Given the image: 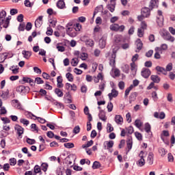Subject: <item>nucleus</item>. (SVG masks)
Here are the masks:
<instances>
[{
    "label": "nucleus",
    "instance_id": "f257e3e1",
    "mask_svg": "<svg viewBox=\"0 0 175 175\" xmlns=\"http://www.w3.org/2000/svg\"><path fill=\"white\" fill-rule=\"evenodd\" d=\"M109 29L111 31H114L115 32H124L125 26L124 25L120 26L119 24L114 23L110 25Z\"/></svg>",
    "mask_w": 175,
    "mask_h": 175
},
{
    "label": "nucleus",
    "instance_id": "f03ea898",
    "mask_svg": "<svg viewBox=\"0 0 175 175\" xmlns=\"http://www.w3.org/2000/svg\"><path fill=\"white\" fill-rule=\"evenodd\" d=\"M66 27H67L66 32L68 35H69V36H70L71 38H76V36H77V31L75 29V28L69 27H72V24L68 23Z\"/></svg>",
    "mask_w": 175,
    "mask_h": 175
},
{
    "label": "nucleus",
    "instance_id": "7ed1b4c3",
    "mask_svg": "<svg viewBox=\"0 0 175 175\" xmlns=\"http://www.w3.org/2000/svg\"><path fill=\"white\" fill-rule=\"evenodd\" d=\"M139 157L140 159L136 162V165L139 167H142V166L146 165V160H144V152L143 150L139 152Z\"/></svg>",
    "mask_w": 175,
    "mask_h": 175
},
{
    "label": "nucleus",
    "instance_id": "20e7f679",
    "mask_svg": "<svg viewBox=\"0 0 175 175\" xmlns=\"http://www.w3.org/2000/svg\"><path fill=\"white\" fill-rule=\"evenodd\" d=\"M151 11L149 7H144L141 10V13L146 18H148L151 16Z\"/></svg>",
    "mask_w": 175,
    "mask_h": 175
},
{
    "label": "nucleus",
    "instance_id": "39448f33",
    "mask_svg": "<svg viewBox=\"0 0 175 175\" xmlns=\"http://www.w3.org/2000/svg\"><path fill=\"white\" fill-rule=\"evenodd\" d=\"M162 37L163 38L164 40L172 42V43H173V42H174V40H175L174 37L172 36L170 33H169L168 31H165L163 33Z\"/></svg>",
    "mask_w": 175,
    "mask_h": 175
},
{
    "label": "nucleus",
    "instance_id": "423d86ee",
    "mask_svg": "<svg viewBox=\"0 0 175 175\" xmlns=\"http://www.w3.org/2000/svg\"><path fill=\"white\" fill-rule=\"evenodd\" d=\"M81 41L84 42L85 43L86 46H89V47H92L94 46V40L87 38V36H84L81 38Z\"/></svg>",
    "mask_w": 175,
    "mask_h": 175
},
{
    "label": "nucleus",
    "instance_id": "0eeeda50",
    "mask_svg": "<svg viewBox=\"0 0 175 175\" xmlns=\"http://www.w3.org/2000/svg\"><path fill=\"white\" fill-rule=\"evenodd\" d=\"M159 7V0H150L149 3V8L150 10H154V9H158Z\"/></svg>",
    "mask_w": 175,
    "mask_h": 175
},
{
    "label": "nucleus",
    "instance_id": "6e6552de",
    "mask_svg": "<svg viewBox=\"0 0 175 175\" xmlns=\"http://www.w3.org/2000/svg\"><path fill=\"white\" fill-rule=\"evenodd\" d=\"M16 92H20V94H27V92H29V87L19 85L16 88Z\"/></svg>",
    "mask_w": 175,
    "mask_h": 175
},
{
    "label": "nucleus",
    "instance_id": "1a4fd4ad",
    "mask_svg": "<svg viewBox=\"0 0 175 175\" xmlns=\"http://www.w3.org/2000/svg\"><path fill=\"white\" fill-rule=\"evenodd\" d=\"M141 75L144 79H148L151 75V70L149 68H144L141 72Z\"/></svg>",
    "mask_w": 175,
    "mask_h": 175
},
{
    "label": "nucleus",
    "instance_id": "9d476101",
    "mask_svg": "<svg viewBox=\"0 0 175 175\" xmlns=\"http://www.w3.org/2000/svg\"><path fill=\"white\" fill-rule=\"evenodd\" d=\"M15 131H16V133L19 137L22 138L21 135L24 133V128L20 126L19 124H16L14 126Z\"/></svg>",
    "mask_w": 175,
    "mask_h": 175
},
{
    "label": "nucleus",
    "instance_id": "9b49d317",
    "mask_svg": "<svg viewBox=\"0 0 175 175\" xmlns=\"http://www.w3.org/2000/svg\"><path fill=\"white\" fill-rule=\"evenodd\" d=\"M117 96H118V91L116 89H112L111 93L108 94L109 100H113V98H117Z\"/></svg>",
    "mask_w": 175,
    "mask_h": 175
},
{
    "label": "nucleus",
    "instance_id": "f8f14e48",
    "mask_svg": "<svg viewBox=\"0 0 175 175\" xmlns=\"http://www.w3.org/2000/svg\"><path fill=\"white\" fill-rule=\"evenodd\" d=\"M43 24V16H40L38 19L35 21L36 28H40Z\"/></svg>",
    "mask_w": 175,
    "mask_h": 175
},
{
    "label": "nucleus",
    "instance_id": "ddd939ff",
    "mask_svg": "<svg viewBox=\"0 0 175 175\" xmlns=\"http://www.w3.org/2000/svg\"><path fill=\"white\" fill-rule=\"evenodd\" d=\"M5 18H6V11L2 10L0 12V25L3 26Z\"/></svg>",
    "mask_w": 175,
    "mask_h": 175
},
{
    "label": "nucleus",
    "instance_id": "4468645a",
    "mask_svg": "<svg viewBox=\"0 0 175 175\" xmlns=\"http://www.w3.org/2000/svg\"><path fill=\"white\" fill-rule=\"evenodd\" d=\"M22 55L25 59H29L32 55V51H22Z\"/></svg>",
    "mask_w": 175,
    "mask_h": 175
},
{
    "label": "nucleus",
    "instance_id": "2eb2a0df",
    "mask_svg": "<svg viewBox=\"0 0 175 175\" xmlns=\"http://www.w3.org/2000/svg\"><path fill=\"white\" fill-rule=\"evenodd\" d=\"M110 74L113 77H120V70L118 68H112Z\"/></svg>",
    "mask_w": 175,
    "mask_h": 175
},
{
    "label": "nucleus",
    "instance_id": "dca6fc26",
    "mask_svg": "<svg viewBox=\"0 0 175 175\" xmlns=\"http://www.w3.org/2000/svg\"><path fill=\"white\" fill-rule=\"evenodd\" d=\"M13 55L10 56L9 53H4L2 55H0V64H2V62H5V60L7 58H12Z\"/></svg>",
    "mask_w": 175,
    "mask_h": 175
},
{
    "label": "nucleus",
    "instance_id": "f3484780",
    "mask_svg": "<svg viewBox=\"0 0 175 175\" xmlns=\"http://www.w3.org/2000/svg\"><path fill=\"white\" fill-rule=\"evenodd\" d=\"M98 118L101 121H104V122H106V120H107V118H106V113H105V111L100 109L98 113Z\"/></svg>",
    "mask_w": 175,
    "mask_h": 175
},
{
    "label": "nucleus",
    "instance_id": "a211bd4d",
    "mask_svg": "<svg viewBox=\"0 0 175 175\" xmlns=\"http://www.w3.org/2000/svg\"><path fill=\"white\" fill-rule=\"evenodd\" d=\"M136 46H137V50L135 51L136 53H139L142 49H143V42H142V40L140 38H138L136 40Z\"/></svg>",
    "mask_w": 175,
    "mask_h": 175
},
{
    "label": "nucleus",
    "instance_id": "6ab92c4d",
    "mask_svg": "<svg viewBox=\"0 0 175 175\" xmlns=\"http://www.w3.org/2000/svg\"><path fill=\"white\" fill-rule=\"evenodd\" d=\"M113 146H114V141H109V142H105L104 143L105 150H109L110 148H112Z\"/></svg>",
    "mask_w": 175,
    "mask_h": 175
},
{
    "label": "nucleus",
    "instance_id": "aec40b11",
    "mask_svg": "<svg viewBox=\"0 0 175 175\" xmlns=\"http://www.w3.org/2000/svg\"><path fill=\"white\" fill-rule=\"evenodd\" d=\"M147 162H148V165L154 164V153L149 152L148 159H147Z\"/></svg>",
    "mask_w": 175,
    "mask_h": 175
},
{
    "label": "nucleus",
    "instance_id": "412c9836",
    "mask_svg": "<svg viewBox=\"0 0 175 175\" xmlns=\"http://www.w3.org/2000/svg\"><path fill=\"white\" fill-rule=\"evenodd\" d=\"M98 44L100 49H105L106 47V38L102 37L98 41Z\"/></svg>",
    "mask_w": 175,
    "mask_h": 175
},
{
    "label": "nucleus",
    "instance_id": "4be33fe9",
    "mask_svg": "<svg viewBox=\"0 0 175 175\" xmlns=\"http://www.w3.org/2000/svg\"><path fill=\"white\" fill-rule=\"evenodd\" d=\"M83 111L85 116H88V121H92V116L90 113V109L87 106L85 107Z\"/></svg>",
    "mask_w": 175,
    "mask_h": 175
},
{
    "label": "nucleus",
    "instance_id": "5701e85b",
    "mask_svg": "<svg viewBox=\"0 0 175 175\" xmlns=\"http://www.w3.org/2000/svg\"><path fill=\"white\" fill-rule=\"evenodd\" d=\"M133 144V142L132 141V137H129L126 142V147L128 148V152H129L130 150H132V146Z\"/></svg>",
    "mask_w": 175,
    "mask_h": 175
},
{
    "label": "nucleus",
    "instance_id": "b1692460",
    "mask_svg": "<svg viewBox=\"0 0 175 175\" xmlns=\"http://www.w3.org/2000/svg\"><path fill=\"white\" fill-rule=\"evenodd\" d=\"M123 121H124V119L122 118V116H121V115H116L115 116V122H116V124H118L119 125H122Z\"/></svg>",
    "mask_w": 175,
    "mask_h": 175
},
{
    "label": "nucleus",
    "instance_id": "393cba45",
    "mask_svg": "<svg viewBox=\"0 0 175 175\" xmlns=\"http://www.w3.org/2000/svg\"><path fill=\"white\" fill-rule=\"evenodd\" d=\"M64 172H65V168H64L62 165L58 166L56 169L57 175H64Z\"/></svg>",
    "mask_w": 175,
    "mask_h": 175
},
{
    "label": "nucleus",
    "instance_id": "a878e982",
    "mask_svg": "<svg viewBox=\"0 0 175 175\" xmlns=\"http://www.w3.org/2000/svg\"><path fill=\"white\" fill-rule=\"evenodd\" d=\"M62 76H59L57 78V88H62L64 87V83H62Z\"/></svg>",
    "mask_w": 175,
    "mask_h": 175
},
{
    "label": "nucleus",
    "instance_id": "bb28decb",
    "mask_svg": "<svg viewBox=\"0 0 175 175\" xmlns=\"http://www.w3.org/2000/svg\"><path fill=\"white\" fill-rule=\"evenodd\" d=\"M116 55H111V57L109 59V65L112 66V68H116Z\"/></svg>",
    "mask_w": 175,
    "mask_h": 175
},
{
    "label": "nucleus",
    "instance_id": "cd10ccee",
    "mask_svg": "<svg viewBox=\"0 0 175 175\" xmlns=\"http://www.w3.org/2000/svg\"><path fill=\"white\" fill-rule=\"evenodd\" d=\"M12 19V16H9L7 17L4 23L3 24V28H8L9 27V24H10V20Z\"/></svg>",
    "mask_w": 175,
    "mask_h": 175
},
{
    "label": "nucleus",
    "instance_id": "c85d7f7f",
    "mask_svg": "<svg viewBox=\"0 0 175 175\" xmlns=\"http://www.w3.org/2000/svg\"><path fill=\"white\" fill-rule=\"evenodd\" d=\"M57 7L58 8V9H65V1H64V0H59L57 2Z\"/></svg>",
    "mask_w": 175,
    "mask_h": 175
},
{
    "label": "nucleus",
    "instance_id": "c756f323",
    "mask_svg": "<svg viewBox=\"0 0 175 175\" xmlns=\"http://www.w3.org/2000/svg\"><path fill=\"white\" fill-rule=\"evenodd\" d=\"M50 25L49 27L52 28H55V26L57 25V18H53L49 20Z\"/></svg>",
    "mask_w": 175,
    "mask_h": 175
},
{
    "label": "nucleus",
    "instance_id": "7c9ffc66",
    "mask_svg": "<svg viewBox=\"0 0 175 175\" xmlns=\"http://www.w3.org/2000/svg\"><path fill=\"white\" fill-rule=\"evenodd\" d=\"M12 105L16 109H21V104L18 102V100H12Z\"/></svg>",
    "mask_w": 175,
    "mask_h": 175
},
{
    "label": "nucleus",
    "instance_id": "2f4dec72",
    "mask_svg": "<svg viewBox=\"0 0 175 175\" xmlns=\"http://www.w3.org/2000/svg\"><path fill=\"white\" fill-rule=\"evenodd\" d=\"M156 70L157 72H160L161 73H163V75H167V72H166V69L159 66H156Z\"/></svg>",
    "mask_w": 175,
    "mask_h": 175
},
{
    "label": "nucleus",
    "instance_id": "473e14b6",
    "mask_svg": "<svg viewBox=\"0 0 175 175\" xmlns=\"http://www.w3.org/2000/svg\"><path fill=\"white\" fill-rule=\"evenodd\" d=\"M150 79L153 83H156L157 84L161 81V78L158 75H151Z\"/></svg>",
    "mask_w": 175,
    "mask_h": 175
},
{
    "label": "nucleus",
    "instance_id": "72a5a7b5",
    "mask_svg": "<svg viewBox=\"0 0 175 175\" xmlns=\"http://www.w3.org/2000/svg\"><path fill=\"white\" fill-rule=\"evenodd\" d=\"M55 94L59 97V98H62L64 96V92L61 91L59 88H55Z\"/></svg>",
    "mask_w": 175,
    "mask_h": 175
},
{
    "label": "nucleus",
    "instance_id": "f704fd0d",
    "mask_svg": "<svg viewBox=\"0 0 175 175\" xmlns=\"http://www.w3.org/2000/svg\"><path fill=\"white\" fill-rule=\"evenodd\" d=\"M136 96H137V92H133L130 94V96H129L130 103H132V102H134V100H135Z\"/></svg>",
    "mask_w": 175,
    "mask_h": 175
},
{
    "label": "nucleus",
    "instance_id": "c9c22d12",
    "mask_svg": "<svg viewBox=\"0 0 175 175\" xmlns=\"http://www.w3.org/2000/svg\"><path fill=\"white\" fill-rule=\"evenodd\" d=\"M159 153L160 154L161 157H165V155L167 154V151H166V150H165L163 148H159Z\"/></svg>",
    "mask_w": 175,
    "mask_h": 175
},
{
    "label": "nucleus",
    "instance_id": "e433bc0d",
    "mask_svg": "<svg viewBox=\"0 0 175 175\" xmlns=\"http://www.w3.org/2000/svg\"><path fill=\"white\" fill-rule=\"evenodd\" d=\"M142 125H143V122H142L141 120L137 119L135 121V126H136V128L140 129L142 128Z\"/></svg>",
    "mask_w": 175,
    "mask_h": 175
},
{
    "label": "nucleus",
    "instance_id": "4c0bfd02",
    "mask_svg": "<svg viewBox=\"0 0 175 175\" xmlns=\"http://www.w3.org/2000/svg\"><path fill=\"white\" fill-rule=\"evenodd\" d=\"M145 131L146 133H151V125L149 123L145 124Z\"/></svg>",
    "mask_w": 175,
    "mask_h": 175
},
{
    "label": "nucleus",
    "instance_id": "58836bf2",
    "mask_svg": "<svg viewBox=\"0 0 175 175\" xmlns=\"http://www.w3.org/2000/svg\"><path fill=\"white\" fill-rule=\"evenodd\" d=\"M108 10L111 13H113V12L116 10V3H111L108 5Z\"/></svg>",
    "mask_w": 175,
    "mask_h": 175
},
{
    "label": "nucleus",
    "instance_id": "ea45409f",
    "mask_svg": "<svg viewBox=\"0 0 175 175\" xmlns=\"http://www.w3.org/2000/svg\"><path fill=\"white\" fill-rule=\"evenodd\" d=\"M92 144H94V141H92V140L88 142L86 144L82 145V148H88V147H91V146H92Z\"/></svg>",
    "mask_w": 175,
    "mask_h": 175
},
{
    "label": "nucleus",
    "instance_id": "a19ab883",
    "mask_svg": "<svg viewBox=\"0 0 175 175\" xmlns=\"http://www.w3.org/2000/svg\"><path fill=\"white\" fill-rule=\"evenodd\" d=\"M79 58H81V59H82V61H85V59H87V58H88V54H87L85 53H80Z\"/></svg>",
    "mask_w": 175,
    "mask_h": 175
},
{
    "label": "nucleus",
    "instance_id": "79ce46f5",
    "mask_svg": "<svg viewBox=\"0 0 175 175\" xmlns=\"http://www.w3.org/2000/svg\"><path fill=\"white\" fill-rule=\"evenodd\" d=\"M115 42L116 43L120 44H122V42H124V41H122V38L120 36H117L115 38Z\"/></svg>",
    "mask_w": 175,
    "mask_h": 175
},
{
    "label": "nucleus",
    "instance_id": "37998d69",
    "mask_svg": "<svg viewBox=\"0 0 175 175\" xmlns=\"http://www.w3.org/2000/svg\"><path fill=\"white\" fill-rule=\"evenodd\" d=\"M20 122L21 124H23V125H25V126H28L29 125V120L24 118L20 119Z\"/></svg>",
    "mask_w": 175,
    "mask_h": 175
},
{
    "label": "nucleus",
    "instance_id": "c03bdc74",
    "mask_svg": "<svg viewBox=\"0 0 175 175\" xmlns=\"http://www.w3.org/2000/svg\"><path fill=\"white\" fill-rule=\"evenodd\" d=\"M130 65H131V70L132 72H136V70H137V69L136 68H137V66H136V63L131 62Z\"/></svg>",
    "mask_w": 175,
    "mask_h": 175
},
{
    "label": "nucleus",
    "instance_id": "a18cd8bd",
    "mask_svg": "<svg viewBox=\"0 0 175 175\" xmlns=\"http://www.w3.org/2000/svg\"><path fill=\"white\" fill-rule=\"evenodd\" d=\"M64 146L66 148H73L75 147V144L68 142V143H65Z\"/></svg>",
    "mask_w": 175,
    "mask_h": 175
},
{
    "label": "nucleus",
    "instance_id": "49530a36",
    "mask_svg": "<svg viewBox=\"0 0 175 175\" xmlns=\"http://www.w3.org/2000/svg\"><path fill=\"white\" fill-rule=\"evenodd\" d=\"M144 35V30L142 28H139L137 30V36L139 38H143Z\"/></svg>",
    "mask_w": 175,
    "mask_h": 175
},
{
    "label": "nucleus",
    "instance_id": "de8ad7c7",
    "mask_svg": "<svg viewBox=\"0 0 175 175\" xmlns=\"http://www.w3.org/2000/svg\"><path fill=\"white\" fill-rule=\"evenodd\" d=\"M66 77L68 80V81H73V75L70 72H68L66 74Z\"/></svg>",
    "mask_w": 175,
    "mask_h": 175
},
{
    "label": "nucleus",
    "instance_id": "09e8293b",
    "mask_svg": "<svg viewBox=\"0 0 175 175\" xmlns=\"http://www.w3.org/2000/svg\"><path fill=\"white\" fill-rule=\"evenodd\" d=\"M100 167V163L94 161L92 165V169H99Z\"/></svg>",
    "mask_w": 175,
    "mask_h": 175
},
{
    "label": "nucleus",
    "instance_id": "8fccbe9b",
    "mask_svg": "<svg viewBox=\"0 0 175 175\" xmlns=\"http://www.w3.org/2000/svg\"><path fill=\"white\" fill-rule=\"evenodd\" d=\"M78 64H79V59L73 58L71 60V65H72V66H77Z\"/></svg>",
    "mask_w": 175,
    "mask_h": 175
},
{
    "label": "nucleus",
    "instance_id": "3c124183",
    "mask_svg": "<svg viewBox=\"0 0 175 175\" xmlns=\"http://www.w3.org/2000/svg\"><path fill=\"white\" fill-rule=\"evenodd\" d=\"M22 152L23 154H27V157H32V154L28 152V148L24 147L22 148Z\"/></svg>",
    "mask_w": 175,
    "mask_h": 175
},
{
    "label": "nucleus",
    "instance_id": "603ef678",
    "mask_svg": "<svg viewBox=\"0 0 175 175\" xmlns=\"http://www.w3.org/2000/svg\"><path fill=\"white\" fill-rule=\"evenodd\" d=\"M48 167H49V164H47V163H43L41 165V170H42L43 172H47Z\"/></svg>",
    "mask_w": 175,
    "mask_h": 175
},
{
    "label": "nucleus",
    "instance_id": "864d4df0",
    "mask_svg": "<svg viewBox=\"0 0 175 175\" xmlns=\"http://www.w3.org/2000/svg\"><path fill=\"white\" fill-rule=\"evenodd\" d=\"M107 109L109 113H111V111H113V103L112 102L108 103Z\"/></svg>",
    "mask_w": 175,
    "mask_h": 175
},
{
    "label": "nucleus",
    "instance_id": "5fc2aeb1",
    "mask_svg": "<svg viewBox=\"0 0 175 175\" xmlns=\"http://www.w3.org/2000/svg\"><path fill=\"white\" fill-rule=\"evenodd\" d=\"M42 172V168L38 165H35L34 167V173L38 174V173H41Z\"/></svg>",
    "mask_w": 175,
    "mask_h": 175
},
{
    "label": "nucleus",
    "instance_id": "6e6d98bb",
    "mask_svg": "<svg viewBox=\"0 0 175 175\" xmlns=\"http://www.w3.org/2000/svg\"><path fill=\"white\" fill-rule=\"evenodd\" d=\"M157 23L159 27H162V25H163V17L157 18Z\"/></svg>",
    "mask_w": 175,
    "mask_h": 175
},
{
    "label": "nucleus",
    "instance_id": "4d7b16f0",
    "mask_svg": "<svg viewBox=\"0 0 175 175\" xmlns=\"http://www.w3.org/2000/svg\"><path fill=\"white\" fill-rule=\"evenodd\" d=\"M8 96H9V90H7L6 92H3L2 94L1 95V97L3 99H8Z\"/></svg>",
    "mask_w": 175,
    "mask_h": 175
},
{
    "label": "nucleus",
    "instance_id": "13d9d810",
    "mask_svg": "<svg viewBox=\"0 0 175 175\" xmlns=\"http://www.w3.org/2000/svg\"><path fill=\"white\" fill-rule=\"evenodd\" d=\"M172 69H173V64L172 63H169L166 66V68H165L166 72H170Z\"/></svg>",
    "mask_w": 175,
    "mask_h": 175
},
{
    "label": "nucleus",
    "instance_id": "bf43d9fd",
    "mask_svg": "<svg viewBox=\"0 0 175 175\" xmlns=\"http://www.w3.org/2000/svg\"><path fill=\"white\" fill-rule=\"evenodd\" d=\"M72 133H75V135H77V133H80V126H76L73 129Z\"/></svg>",
    "mask_w": 175,
    "mask_h": 175
},
{
    "label": "nucleus",
    "instance_id": "052dcab7",
    "mask_svg": "<svg viewBox=\"0 0 175 175\" xmlns=\"http://www.w3.org/2000/svg\"><path fill=\"white\" fill-rule=\"evenodd\" d=\"M135 137L137 139V140H143V135H142V133L139 132H135Z\"/></svg>",
    "mask_w": 175,
    "mask_h": 175
},
{
    "label": "nucleus",
    "instance_id": "680f3d73",
    "mask_svg": "<svg viewBox=\"0 0 175 175\" xmlns=\"http://www.w3.org/2000/svg\"><path fill=\"white\" fill-rule=\"evenodd\" d=\"M126 131H127V133H129V135H132V133L135 132V130L133 129V126H130L128 128H126Z\"/></svg>",
    "mask_w": 175,
    "mask_h": 175
},
{
    "label": "nucleus",
    "instance_id": "e2e57ef3",
    "mask_svg": "<svg viewBox=\"0 0 175 175\" xmlns=\"http://www.w3.org/2000/svg\"><path fill=\"white\" fill-rule=\"evenodd\" d=\"M107 132H109V133H110V132H113V131H114V128H113V126H111V124L108 123L107 124Z\"/></svg>",
    "mask_w": 175,
    "mask_h": 175
},
{
    "label": "nucleus",
    "instance_id": "0e129e2a",
    "mask_svg": "<svg viewBox=\"0 0 175 175\" xmlns=\"http://www.w3.org/2000/svg\"><path fill=\"white\" fill-rule=\"evenodd\" d=\"M129 69H130L129 65L125 64L124 66L123 67L122 70L124 73H129Z\"/></svg>",
    "mask_w": 175,
    "mask_h": 175
},
{
    "label": "nucleus",
    "instance_id": "69168bd1",
    "mask_svg": "<svg viewBox=\"0 0 175 175\" xmlns=\"http://www.w3.org/2000/svg\"><path fill=\"white\" fill-rule=\"evenodd\" d=\"M46 34L48 36H51V35H53V29H51L50 26L47 27V31L46 32Z\"/></svg>",
    "mask_w": 175,
    "mask_h": 175
},
{
    "label": "nucleus",
    "instance_id": "338daca9",
    "mask_svg": "<svg viewBox=\"0 0 175 175\" xmlns=\"http://www.w3.org/2000/svg\"><path fill=\"white\" fill-rule=\"evenodd\" d=\"M26 142L28 144L30 145L35 144V143H36V141H35V139H32L30 138H27Z\"/></svg>",
    "mask_w": 175,
    "mask_h": 175
},
{
    "label": "nucleus",
    "instance_id": "774afa93",
    "mask_svg": "<svg viewBox=\"0 0 175 175\" xmlns=\"http://www.w3.org/2000/svg\"><path fill=\"white\" fill-rule=\"evenodd\" d=\"M35 81L37 83V84H43L44 83V81L40 77H36Z\"/></svg>",
    "mask_w": 175,
    "mask_h": 175
}]
</instances>
